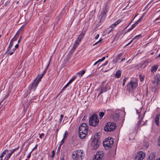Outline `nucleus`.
Here are the masks:
<instances>
[{
  "label": "nucleus",
  "instance_id": "64",
  "mask_svg": "<svg viewBox=\"0 0 160 160\" xmlns=\"http://www.w3.org/2000/svg\"><path fill=\"white\" fill-rule=\"evenodd\" d=\"M125 58H123L122 59V60H121V62L124 60H125Z\"/></svg>",
  "mask_w": 160,
  "mask_h": 160
},
{
  "label": "nucleus",
  "instance_id": "15",
  "mask_svg": "<svg viewBox=\"0 0 160 160\" xmlns=\"http://www.w3.org/2000/svg\"><path fill=\"white\" fill-rule=\"evenodd\" d=\"M38 83L37 82V81H34L33 83L31 84V87L30 89H33L34 90L36 89V88L37 87Z\"/></svg>",
  "mask_w": 160,
  "mask_h": 160
},
{
  "label": "nucleus",
  "instance_id": "22",
  "mask_svg": "<svg viewBox=\"0 0 160 160\" xmlns=\"http://www.w3.org/2000/svg\"><path fill=\"white\" fill-rule=\"evenodd\" d=\"M107 91V89L106 87H104V88H102L101 89L100 92H99L98 96L100 95L101 94L103 93V92H106Z\"/></svg>",
  "mask_w": 160,
  "mask_h": 160
},
{
  "label": "nucleus",
  "instance_id": "5",
  "mask_svg": "<svg viewBox=\"0 0 160 160\" xmlns=\"http://www.w3.org/2000/svg\"><path fill=\"white\" fill-rule=\"evenodd\" d=\"M116 127V124L112 122H108L105 126L104 130L106 131L111 132L115 130Z\"/></svg>",
  "mask_w": 160,
  "mask_h": 160
},
{
  "label": "nucleus",
  "instance_id": "38",
  "mask_svg": "<svg viewBox=\"0 0 160 160\" xmlns=\"http://www.w3.org/2000/svg\"><path fill=\"white\" fill-rule=\"evenodd\" d=\"M13 41L12 40H11L10 41V44H9V46L10 47H12L13 46Z\"/></svg>",
  "mask_w": 160,
  "mask_h": 160
},
{
  "label": "nucleus",
  "instance_id": "4",
  "mask_svg": "<svg viewBox=\"0 0 160 160\" xmlns=\"http://www.w3.org/2000/svg\"><path fill=\"white\" fill-rule=\"evenodd\" d=\"M113 143V139L110 137L106 138L103 141V144L106 149H108Z\"/></svg>",
  "mask_w": 160,
  "mask_h": 160
},
{
  "label": "nucleus",
  "instance_id": "13",
  "mask_svg": "<svg viewBox=\"0 0 160 160\" xmlns=\"http://www.w3.org/2000/svg\"><path fill=\"white\" fill-rule=\"evenodd\" d=\"M121 22L122 20H118L116 21V22H115L114 23L112 24L110 27L112 28V29L108 33H109L112 31L113 30L114 27L116 26L117 25L119 24Z\"/></svg>",
  "mask_w": 160,
  "mask_h": 160
},
{
  "label": "nucleus",
  "instance_id": "8",
  "mask_svg": "<svg viewBox=\"0 0 160 160\" xmlns=\"http://www.w3.org/2000/svg\"><path fill=\"white\" fill-rule=\"evenodd\" d=\"M125 113V112L120 110H117L113 114V118L115 121H117L119 119V114L121 113Z\"/></svg>",
  "mask_w": 160,
  "mask_h": 160
},
{
  "label": "nucleus",
  "instance_id": "19",
  "mask_svg": "<svg viewBox=\"0 0 160 160\" xmlns=\"http://www.w3.org/2000/svg\"><path fill=\"white\" fill-rule=\"evenodd\" d=\"M121 71L120 70L117 71L114 74V77L117 78H120L121 75Z\"/></svg>",
  "mask_w": 160,
  "mask_h": 160
},
{
  "label": "nucleus",
  "instance_id": "26",
  "mask_svg": "<svg viewBox=\"0 0 160 160\" xmlns=\"http://www.w3.org/2000/svg\"><path fill=\"white\" fill-rule=\"evenodd\" d=\"M85 71L84 70H82L81 71H80L78 73H77V74H78L79 76L81 77L85 73Z\"/></svg>",
  "mask_w": 160,
  "mask_h": 160
},
{
  "label": "nucleus",
  "instance_id": "10",
  "mask_svg": "<svg viewBox=\"0 0 160 160\" xmlns=\"http://www.w3.org/2000/svg\"><path fill=\"white\" fill-rule=\"evenodd\" d=\"M108 12V10L106 9L99 15L98 18L100 20V22H103L105 20L107 16V13Z\"/></svg>",
  "mask_w": 160,
  "mask_h": 160
},
{
  "label": "nucleus",
  "instance_id": "27",
  "mask_svg": "<svg viewBox=\"0 0 160 160\" xmlns=\"http://www.w3.org/2000/svg\"><path fill=\"white\" fill-rule=\"evenodd\" d=\"M105 112H100L98 113L99 116L100 117V119H101L105 115Z\"/></svg>",
  "mask_w": 160,
  "mask_h": 160
},
{
  "label": "nucleus",
  "instance_id": "12",
  "mask_svg": "<svg viewBox=\"0 0 160 160\" xmlns=\"http://www.w3.org/2000/svg\"><path fill=\"white\" fill-rule=\"evenodd\" d=\"M153 82L154 85L157 86L159 83H160V75H157L154 77Z\"/></svg>",
  "mask_w": 160,
  "mask_h": 160
},
{
  "label": "nucleus",
  "instance_id": "53",
  "mask_svg": "<svg viewBox=\"0 0 160 160\" xmlns=\"http://www.w3.org/2000/svg\"><path fill=\"white\" fill-rule=\"evenodd\" d=\"M37 146H38V145L37 144L36 145V146H35V147L33 148V149L32 150V151L35 150L37 148Z\"/></svg>",
  "mask_w": 160,
  "mask_h": 160
},
{
  "label": "nucleus",
  "instance_id": "57",
  "mask_svg": "<svg viewBox=\"0 0 160 160\" xmlns=\"http://www.w3.org/2000/svg\"><path fill=\"white\" fill-rule=\"evenodd\" d=\"M160 17H159L158 18H157L156 19H155L154 20L155 22H156L157 20L158 19H159Z\"/></svg>",
  "mask_w": 160,
  "mask_h": 160
},
{
  "label": "nucleus",
  "instance_id": "29",
  "mask_svg": "<svg viewBox=\"0 0 160 160\" xmlns=\"http://www.w3.org/2000/svg\"><path fill=\"white\" fill-rule=\"evenodd\" d=\"M31 92L30 89L28 90L24 94V96L25 98L27 97L28 94Z\"/></svg>",
  "mask_w": 160,
  "mask_h": 160
},
{
  "label": "nucleus",
  "instance_id": "47",
  "mask_svg": "<svg viewBox=\"0 0 160 160\" xmlns=\"http://www.w3.org/2000/svg\"><path fill=\"white\" fill-rule=\"evenodd\" d=\"M61 16L60 15L58 16L57 18V19L58 21H59V20L61 19Z\"/></svg>",
  "mask_w": 160,
  "mask_h": 160
},
{
  "label": "nucleus",
  "instance_id": "51",
  "mask_svg": "<svg viewBox=\"0 0 160 160\" xmlns=\"http://www.w3.org/2000/svg\"><path fill=\"white\" fill-rule=\"evenodd\" d=\"M18 47H19V45L18 44H16V45L15 46V49H16L18 48Z\"/></svg>",
  "mask_w": 160,
  "mask_h": 160
},
{
  "label": "nucleus",
  "instance_id": "62",
  "mask_svg": "<svg viewBox=\"0 0 160 160\" xmlns=\"http://www.w3.org/2000/svg\"><path fill=\"white\" fill-rule=\"evenodd\" d=\"M30 153L27 156V158H30V156H31V154H30Z\"/></svg>",
  "mask_w": 160,
  "mask_h": 160
},
{
  "label": "nucleus",
  "instance_id": "23",
  "mask_svg": "<svg viewBox=\"0 0 160 160\" xmlns=\"http://www.w3.org/2000/svg\"><path fill=\"white\" fill-rule=\"evenodd\" d=\"M123 53H121L119 54L118 55L117 57L116 58L115 60V62L117 63L118 61V60L122 56V55L123 54Z\"/></svg>",
  "mask_w": 160,
  "mask_h": 160
},
{
  "label": "nucleus",
  "instance_id": "21",
  "mask_svg": "<svg viewBox=\"0 0 160 160\" xmlns=\"http://www.w3.org/2000/svg\"><path fill=\"white\" fill-rule=\"evenodd\" d=\"M80 41H79L78 40H76L75 42V43L73 46V48L75 49L77 47L79 44L80 42Z\"/></svg>",
  "mask_w": 160,
  "mask_h": 160
},
{
  "label": "nucleus",
  "instance_id": "43",
  "mask_svg": "<svg viewBox=\"0 0 160 160\" xmlns=\"http://www.w3.org/2000/svg\"><path fill=\"white\" fill-rule=\"evenodd\" d=\"M15 150V149H13L12 150H11L10 151V153H9L10 154H11V155H12V154L13 153V152H14Z\"/></svg>",
  "mask_w": 160,
  "mask_h": 160
},
{
  "label": "nucleus",
  "instance_id": "33",
  "mask_svg": "<svg viewBox=\"0 0 160 160\" xmlns=\"http://www.w3.org/2000/svg\"><path fill=\"white\" fill-rule=\"evenodd\" d=\"M18 38V37L17 36L16 34L14 36V37L11 39L13 41H16Z\"/></svg>",
  "mask_w": 160,
  "mask_h": 160
},
{
  "label": "nucleus",
  "instance_id": "50",
  "mask_svg": "<svg viewBox=\"0 0 160 160\" xmlns=\"http://www.w3.org/2000/svg\"><path fill=\"white\" fill-rule=\"evenodd\" d=\"M133 28H132V27H130V28H129L128 30V32H129L130 31H131V30H132Z\"/></svg>",
  "mask_w": 160,
  "mask_h": 160
},
{
  "label": "nucleus",
  "instance_id": "1",
  "mask_svg": "<svg viewBox=\"0 0 160 160\" xmlns=\"http://www.w3.org/2000/svg\"><path fill=\"white\" fill-rule=\"evenodd\" d=\"M88 131V126L85 123L81 124L79 128L78 134L81 139L84 138L87 134Z\"/></svg>",
  "mask_w": 160,
  "mask_h": 160
},
{
  "label": "nucleus",
  "instance_id": "17",
  "mask_svg": "<svg viewBox=\"0 0 160 160\" xmlns=\"http://www.w3.org/2000/svg\"><path fill=\"white\" fill-rule=\"evenodd\" d=\"M143 15L135 23L133 24L132 27V28H134V27H135L139 22H140L141 21H142V19L143 18Z\"/></svg>",
  "mask_w": 160,
  "mask_h": 160
},
{
  "label": "nucleus",
  "instance_id": "36",
  "mask_svg": "<svg viewBox=\"0 0 160 160\" xmlns=\"http://www.w3.org/2000/svg\"><path fill=\"white\" fill-rule=\"evenodd\" d=\"M141 36V35H139L136 36L133 39H138L139 38H140Z\"/></svg>",
  "mask_w": 160,
  "mask_h": 160
},
{
  "label": "nucleus",
  "instance_id": "59",
  "mask_svg": "<svg viewBox=\"0 0 160 160\" xmlns=\"http://www.w3.org/2000/svg\"><path fill=\"white\" fill-rule=\"evenodd\" d=\"M73 81L71 79L69 82L71 84Z\"/></svg>",
  "mask_w": 160,
  "mask_h": 160
},
{
  "label": "nucleus",
  "instance_id": "42",
  "mask_svg": "<svg viewBox=\"0 0 160 160\" xmlns=\"http://www.w3.org/2000/svg\"><path fill=\"white\" fill-rule=\"evenodd\" d=\"M102 40L101 38L95 44H93V46H94L95 45L97 44L99 42H100L102 41Z\"/></svg>",
  "mask_w": 160,
  "mask_h": 160
},
{
  "label": "nucleus",
  "instance_id": "25",
  "mask_svg": "<svg viewBox=\"0 0 160 160\" xmlns=\"http://www.w3.org/2000/svg\"><path fill=\"white\" fill-rule=\"evenodd\" d=\"M8 150L7 149H6L5 150H4L2 152V154L0 156V158H2L4 155L6 153V152H8Z\"/></svg>",
  "mask_w": 160,
  "mask_h": 160
},
{
  "label": "nucleus",
  "instance_id": "18",
  "mask_svg": "<svg viewBox=\"0 0 160 160\" xmlns=\"http://www.w3.org/2000/svg\"><path fill=\"white\" fill-rule=\"evenodd\" d=\"M155 155V153L152 152L150 154L147 160H154Z\"/></svg>",
  "mask_w": 160,
  "mask_h": 160
},
{
  "label": "nucleus",
  "instance_id": "11",
  "mask_svg": "<svg viewBox=\"0 0 160 160\" xmlns=\"http://www.w3.org/2000/svg\"><path fill=\"white\" fill-rule=\"evenodd\" d=\"M99 142L98 139L96 138L94 139L91 143V146L92 148L94 149H97L99 146Z\"/></svg>",
  "mask_w": 160,
  "mask_h": 160
},
{
  "label": "nucleus",
  "instance_id": "32",
  "mask_svg": "<svg viewBox=\"0 0 160 160\" xmlns=\"http://www.w3.org/2000/svg\"><path fill=\"white\" fill-rule=\"evenodd\" d=\"M11 156V154H10V153H9L5 157L6 160H8Z\"/></svg>",
  "mask_w": 160,
  "mask_h": 160
},
{
  "label": "nucleus",
  "instance_id": "48",
  "mask_svg": "<svg viewBox=\"0 0 160 160\" xmlns=\"http://www.w3.org/2000/svg\"><path fill=\"white\" fill-rule=\"evenodd\" d=\"M11 48H12V47H10V46L9 45V47L8 48V49L7 50V51H8L9 52V51L11 49Z\"/></svg>",
  "mask_w": 160,
  "mask_h": 160
},
{
  "label": "nucleus",
  "instance_id": "9",
  "mask_svg": "<svg viewBox=\"0 0 160 160\" xmlns=\"http://www.w3.org/2000/svg\"><path fill=\"white\" fill-rule=\"evenodd\" d=\"M103 155L104 154L102 151H99L95 155L93 160H102Z\"/></svg>",
  "mask_w": 160,
  "mask_h": 160
},
{
  "label": "nucleus",
  "instance_id": "20",
  "mask_svg": "<svg viewBox=\"0 0 160 160\" xmlns=\"http://www.w3.org/2000/svg\"><path fill=\"white\" fill-rule=\"evenodd\" d=\"M158 65H156L154 66H152L151 69V72H155L157 70L158 67Z\"/></svg>",
  "mask_w": 160,
  "mask_h": 160
},
{
  "label": "nucleus",
  "instance_id": "55",
  "mask_svg": "<svg viewBox=\"0 0 160 160\" xmlns=\"http://www.w3.org/2000/svg\"><path fill=\"white\" fill-rule=\"evenodd\" d=\"M44 74L43 73H42L40 75H39V76H40L41 78H42L43 76V75H44Z\"/></svg>",
  "mask_w": 160,
  "mask_h": 160
},
{
  "label": "nucleus",
  "instance_id": "39",
  "mask_svg": "<svg viewBox=\"0 0 160 160\" xmlns=\"http://www.w3.org/2000/svg\"><path fill=\"white\" fill-rule=\"evenodd\" d=\"M63 117V115H60V118L59 119V122H61Z\"/></svg>",
  "mask_w": 160,
  "mask_h": 160
},
{
  "label": "nucleus",
  "instance_id": "14",
  "mask_svg": "<svg viewBox=\"0 0 160 160\" xmlns=\"http://www.w3.org/2000/svg\"><path fill=\"white\" fill-rule=\"evenodd\" d=\"M68 135V133L67 131H66L64 134L63 138L60 142V146H61L64 143L65 140V139L67 138Z\"/></svg>",
  "mask_w": 160,
  "mask_h": 160
},
{
  "label": "nucleus",
  "instance_id": "31",
  "mask_svg": "<svg viewBox=\"0 0 160 160\" xmlns=\"http://www.w3.org/2000/svg\"><path fill=\"white\" fill-rule=\"evenodd\" d=\"M42 78L39 76H38L36 78L34 81H37V82L38 83H39V82L41 81V79Z\"/></svg>",
  "mask_w": 160,
  "mask_h": 160
},
{
  "label": "nucleus",
  "instance_id": "28",
  "mask_svg": "<svg viewBox=\"0 0 160 160\" xmlns=\"http://www.w3.org/2000/svg\"><path fill=\"white\" fill-rule=\"evenodd\" d=\"M141 124V126H143L145 124V122L142 120L139 121L137 123V125H139Z\"/></svg>",
  "mask_w": 160,
  "mask_h": 160
},
{
  "label": "nucleus",
  "instance_id": "61",
  "mask_svg": "<svg viewBox=\"0 0 160 160\" xmlns=\"http://www.w3.org/2000/svg\"><path fill=\"white\" fill-rule=\"evenodd\" d=\"M98 62H102V59H100L99 60H98Z\"/></svg>",
  "mask_w": 160,
  "mask_h": 160
},
{
  "label": "nucleus",
  "instance_id": "6",
  "mask_svg": "<svg viewBox=\"0 0 160 160\" xmlns=\"http://www.w3.org/2000/svg\"><path fill=\"white\" fill-rule=\"evenodd\" d=\"M137 85L138 83L136 82L131 81L128 84L127 88L130 91H132L136 88Z\"/></svg>",
  "mask_w": 160,
  "mask_h": 160
},
{
  "label": "nucleus",
  "instance_id": "40",
  "mask_svg": "<svg viewBox=\"0 0 160 160\" xmlns=\"http://www.w3.org/2000/svg\"><path fill=\"white\" fill-rule=\"evenodd\" d=\"M108 61H106V62L104 63L100 67V68L102 66H105L106 65H107L108 64Z\"/></svg>",
  "mask_w": 160,
  "mask_h": 160
},
{
  "label": "nucleus",
  "instance_id": "41",
  "mask_svg": "<svg viewBox=\"0 0 160 160\" xmlns=\"http://www.w3.org/2000/svg\"><path fill=\"white\" fill-rule=\"evenodd\" d=\"M126 81V78H124L123 79V80L122 85L123 86H124L125 85V83Z\"/></svg>",
  "mask_w": 160,
  "mask_h": 160
},
{
  "label": "nucleus",
  "instance_id": "30",
  "mask_svg": "<svg viewBox=\"0 0 160 160\" xmlns=\"http://www.w3.org/2000/svg\"><path fill=\"white\" fill-rule=\"evenodd\" d=\"M16 50V49H15V48H13L12 49V50L11 52H8V54H9L10 55H12L13 53L15 52Z\"/></svg>",
  "mask_w": 160,
  "mask_h": 160
},
{
  "label": "nucleus",
  "instance_id": "16",
  "mask_svg": "<svg viewBox=\"0 0 160 160\" xmlns=\"http://www.w3.org/2000/svg\"><path fill=\"white\" fill-rule=\"evenodd\" d=\"M85 33V32H82L80 33L78 36L77 40L81 42L84 37Z\"/></svg>",
  "mask_w": 160,
  "mask_h": 160
},
{
  "label": "nucleus",
  "instance_id": "52",
  "mask_svg": "<svg viewBox=\"0 0 160 160\" xmlns=\"http://www.w3.org/2000/svg\"><path fill=\"white\" fill-rule=\"evenodd\" d=\"M77 77L76 76H74L72 79L74 81V80Z\"/></svg>",
  "mask_w": 160,
  "mask_h": 160
},
{
  "label": "nucleus",
  "instance_id": "7",
  "mask_svg": "<svg viewBox=\"0 0 160 160\" xmlns=\"http://www.w3.org/2000/svg\"><path fill=\"white\" fill-rule=\"evenodd\" d=\"M145 157V153L142 151L138 152L135 157V160H142Z\"/></svg>",
  "mask_w": 160,
  "mask_h": 160
},
{
  "label": "nucleus",
  "instance_id": "49",
  "mask_svg": "<svg viewBox=\"0 0 160 160\" xmlns=\"http://www.w3.org/2000/svg\"><path fill=\"white\" fill-rule=\"evenodd\" d=\"M99 37V35L98 34L95 37V39H97Z\"/></svg>",
  "mask_w": 160,
  "mask_h": 160
},
{
  "label": "nucleus",
  "instance_id": "37",
  "mask_svg": "<svg viewBox=\"0 0 160 160\" xmlns=\"http://www.w3.org/2000/svg\"><path fill=\"white\" fill-rule=\"evenodd\" d=\"M139 78H140V81L141 82H142L144 80V78H143L141 75H139Z\"/></svg>",
  "mask_w": 160,
  "mask_h": 160
},
{
  "label": "nucleus",
  "instance_id": "54",
  "mask_svg": "<svg viewBox=\"0 0 160 160\" xmlns=\"http://www.w3.org/2000/svg\"><path fill=\"white\" fill-rule=\"evenodd\" d=\"M8 96V94H7L6 95L4 98V99H5L6 98H7Z\"/></svg>",
  "mask_w": 160,
  "mask_h": 160
},
{
  "label": "nucleus",
  "instance_id": "58",
  "mask_svg": "<svg viewBox=\"0 0 160 160\" xmlns=\"http://www.w3.org/2000/svg\"><path fill=\"white\" fill-rule=\"evenodd\" d=\"M98 63H99V62H98V61H97V62H96L93 64V65L94 66H95V65H96V64H97Z\"/></svg>",
  "mask_w": 160,
  "mask_h": 160
},
{
  "label": "nucleus",
  "instance_id": "35",
  "mask_svg": "<svg viewBox=\"0 0 160 160\" xmlns=\"http://www.w3.org/2000/svg\"><path fill=\"white\" fill-rule=\"evenodd\" d=\"M50 62V61H49L45 70L43 71V73H42L43 74H44L45 73H46V70H47V69H48V67H49V62Z\"/></svg>",
  "mask_w": 160,
  "mask_h": 160
},
{
  "label": "nucleus",
  "instance_id": "24",
  "mask_svg": "<svg viewBox=\"0 0 160 160\" xmlns=\"http://www.w3.org/2000/svg\"><path fill=\"white\" fill-rule=\"evenodd\" d=\"M155 121L156 124H157V126H158L159 122V117L157 115L155 117Z\"/></svg>",
  "mask_w": 160,
  "mask_h": 160
},
{
  "label": "nucleus",
  "instance_id": "46",
  "mask_svg": "<svg viewBox=\"0 0 160 160\" xmlns=\"http://www.w3.org/2000/svg\"><path fill=\"white\" fill-rule=\"evenodd\" d=\"M40 135V136H39V138H42V137L43 136H44V134L42 133L41 134H39Z\"/></svg>",
  "mask_w": 160,
  "mask_h": 160
},
{
  "label": "nucleus",
  "instance_id": "2",
  "mask_svg": "<svg viewBox=\"0 0 160 160\" xmlns=\"http://www.w3.org/2000/svg\"><path fill=\"white\" fill-rule=\"evenodd\" d=\"M84 156V153L82 150H75L72 154V158L74 160H82Z\"/></svg>",
  "mask_w": 160,
  "mask_h": 160
},
{
  "label": "nucleus",
  "instance_id": "63",
  "mask_svg": "<svg viewBox=\"0 0 160 160\" xmlns=\"http://www.w3.org/2000/svg\"><path fill=\"white\" fill-rule=\"evenodd\" d=\"M131 44V43L130 42H129L126 45H125V46H128L130 44Z\"/></svg>",
  "mask_w": 160,
  "mask_h": 160
},
{
  "label": "nucleus",
  "instance_id": "56",
  "mask_svg": "<svg viewBox=\"0 0 160 160\" xmlns=\"http://www.w3.org/2000/svg\"><path fill=\"white\" fill-rule=\"evenodd\" d=\"M44 74L43 73H42L40 75H39V76H40L41 78H42L43 76V75H44Z\"/></svg>",
  "mask_w": 160,
  "mask_h": 160
},
{
  "label": "nucleus",
  "instance_id": "44",
  "mask_svg": "<svg viewBox=\"0 0 160 160\" xmlns=\"http://www.w3.org/2000/svg\"><path fill=\"white\" fill-rule=\"evenodd\" d=\"M52 157H54V156L55 154V152H54V150H53L52 151Z\"/></svg>",
  "mask_w": 160,
  "mask_h": 160
},
{
  "label": "nucleus",
  "instance_id": "60",
  "mask_svg": "<svg viewBox=\"0 0 160 160\" xmlns=\"http://www.w3.org/2000/svg\"><path fill=\"white\" fill-rule=\"evenodd\" d=\"M105 57H102L101 59H102V61H103V60H104L105 59Z\"/></svg>",
  "mask_w": 160,
  "mask_h": 160
},
{
  "label": "nucleus",
  "instance_id": "3",
  "mask_svg": "<svg viewBox=\"0 0 160 160\" xmlns=\"http://www.w3.org/2000/svg\"><path fill=\"white\" fill-rule=\"evenodd\" d=\"M99 122V119L98 115L96 114H92L89 118V124L90 125L96 127Z\"/></svg>",
  "mask_w": 160,
  "mask_h": 160
},
{
  "label": "nucleus",
  "instance_id": "45",
  "mask_svg": "<svg viewBox=\"0 0 160 160\" xmlns=\"http://www.w3.org/2000/svg\"><path fill=\"white\" fill-rule=\"evenodd\" d=\"M60 160H64V156L62 155H61Z\"/></svg>",
  "mask_w": 160,
  "mask_h": 160
},
{
  "label": "nucleus",
  "instance_id": "34",
  "mask_svg": "<svg viewBox=\"0 0 160 160\" xmlns=\"http://www.w3.org/2000/svg\"><path fill=\"white\" fill-rule=\"evenodd\" d=\"M68 85L67 84L63 87L62 90L60 91V93H61L62 92V91L64 90V89L66 88Z\"/></svg>",
  "mask_w": 160,
  "mask_h": 160
}]
</instances>
